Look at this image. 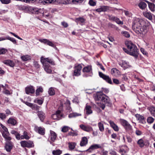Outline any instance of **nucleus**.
I'll use <instances>...</instances> for the list:
<instances>
[{
  "mask_svg": "<svg viewBox=\"0 0 155 155\" xmlns=\"http://www.w3.org/2000/svg\"><path fill=\"white\" fill-rule=\"evenodd\" d=\"M8 123L12 126H15L17 124V120L13 117L9 118L7 121Z\"/></svg>",
  "mask_w": 155,
  "mask_h": 155,
  "instance_id": "obj_25",
  "label": "nucleus"
},
{
  "mask_svg": "<svg viewBox=\"0 0 155 155\" xmlns=\"http://www.w3.org/2000/svg\"><path fill=\"white\" fill-rule=\"evenodd\" d=\"M110 7L107 6L103 5V12L108 11L109 10Z\"/></svg>",
  "mask_w": 155,
  "mask_h": 155,
  "instance_id": "obj_55",
  "label": "nucleus"
},
{
  "mask_svg": "<svg viewBox=\"0 0 155 155\" xmlns=\"http://www.w3.org/2000/svg\"><path fill=\"white\" fill-rule=\"evenodd\" d=\"M70 128L66 126H64L62 129V131L64 132H66L68 131Z\"/></svg>",
  "mask_w": 155,
  "mask_h": 155,
  "instance_id": "obj_56",
  "label": "nucleus"
},
{
  "mask_svg": "<svg viewBox=\"0 0 155 155\" xmlns=\"http://www.w3.org/2000/svg\"><path fill=\"white\" fill-rule=\"evenodd\" d=\"M44 68L45 71L47 73L50 74L52 72L51 68L49 64H43Z\"/></svg>",
  "mask_w": 155,
  "mask_h": 155,
  "instance_id": "obj_23",
  "label": "nucleus"
},
{
  "mask_svg": "<svg viewBox=\"0 0 155 155\" xmlns=\"http://www.w3.org/2000/svg\"><path fill=\"white\" fill-rule=\"evenodd\" d=\"M109 91L108 89L105 88H102L100 92H101L102 93L104 92L106 94H107Z\"/></svg>",
  "mask_w": 155,
  "mask_h": 155,
  "instance_id": "obj_52",
  "label": "nucleus"
},
{
  "mask_svg": "<svg viewBox=\"0 0 155 155\" xmlns=\"http://www.w3.org/2000/svg\"><path fill=\"white\" fill-rule=\"evenodd\" d=\"M6 118L5 114L3 113H0V118L2 120L5 119Z\"/></svg>",
  "mask_w": 155,
  "mask_h": 155,
  "instance_id": "obj_59",
  "label": "nucleus"
},
{
  "mask_svg": "<svg viewBox=\"0 0 155 155\" xmlns=\"http://www.w3.org/2000/svg\"><path fill=\"white\" fill-rule=\"evenodd\" d=\"M120 122L126 130L130 131L132 129V126L127 120L121 119H120Z\"/></svg>",
  "mask_w": 155,
  "mask_h": 155,
  "instance_id": "obj_7",
  "label": "nucleus"
},
{
  "mask_svg": "<svg viewBox=\"0 0 155 155\" xmlns=\"http://www.w3.org/2000/svg\"><path fill=\"white\" fill-rule=\"evenodd\" d=\"M29 138L30 137L28 136V133L25 131L24 132L23 135L21 136V139H25L28 140Z\"/></svg>",
  "mask_w": 155,
  "mask_h": 155,
  "instance_id": "obj_37",
  "label": "nucleus"
},
{
  "mask_svg": "<svg viewBox=\"0 0 155 155\" xmlns=\"http://www.w3.org/2000/svg\"><path fill=\"white\" fill-rule=\"evenodd\" d=\"M77 143L75 142H70L68 143L69 149L71 151L73 150L76 146Z\"/></svg>",
  "mask_w": 155,
  "mask_h": 155,
  "instance_id": "obj_28",
  "label": "nucleus"
},
{
  "mask_svg": "<svg viewBox=\"0 0 155 155\" xmlns=\"http://www.w3.org/2000/svg\"><path fill=\"white\" fill-rule=\"evenodd\" d=\"M7 51V50L6 49L4 48H0V55L5 54Z\"/></svg>",
  "mask_w": 155,
  "mask_h": 155,
  "instance_id": "obj_53",
  "label": "nucleus"
},
{
  "mask_svg": "<svg viewBox=\"0 0 155 155\" xmlns=\"http://www.w3.org/2000/svg\"><path fill=\"white\" fill-rule=\"evenodd\" d=\"M135 116L138 120H139L140 123L143 124L146 123L144 118L143 116L138 114H136Z\"/></svg>",
  "mask_w": 155,
  "mask_h": 155,
  "instance_id": "obj_22",
  "label": "nucleus"
},
{
  "mask_svg": "<svg viewBox=\"0 0 155 155\" xmlns=\"http://www.w3.org/2000/svg\"><path fill=\"white\" fill-rule=\"evenodd\" d=\"M137 144L139 145L140 147H143L144 145V141L142 139H140L138 140Z\"/></svg>",
  "mask_w": 155,
  "mask_h": 155,
  "instance_id": "obj_40",
  "label": "nucleus"
},
{
  "mask_svg": "<svg viewBox=\"0 0 155 155\" xmlns=\"http://www.w3.org/2000/svg\"><path fill=\"white\" fill-rule=\"evenodd\" d=\"M135 133L137 136H140L142 134V132L138 129H137L136 130Z\"/></svg>",
  "mask_w": 155,
  "mask_h": 155,
  "instance_id": "obj_58",
  "label": "nucleus"
},
{
  "mask_svg": "<svg viewBox=\"0 0 155 155\" xmlns=\"http://www.w3.org/2000/svg\"><path fill=\"white\" fill-rule=\"evenodd\" d=\"M82 71L84 73L83 75L84 77L91 76L92 74V69L91 65H88L84 67L82 70Z\"/></svg>",
  "mask_w": 155,
  "mask_h": 155,
  "instance_id": "obj_4",
  "label": "nucleus"
},
{
  "mask_svg": "<svg viewBox=\"0 0 155 155\" xmlns=\"http://www.w3.org/2000/svg\"><path fill=\"white\" fill-rule=\"evenodd\" d=\"M75 21L77 22H80L81 23H83L84 22L85 20L83 18H78L75 19Z\"/></svg>",
  "mask_w": 155,
  "mask_h": 155,
  "instance_id": "obj_51",
  "label": "nucleus"
},
{
  "mask_svg": "<svg viewBox=\"0 0 155 155\" xmlns=\"http://www.w3.org/2000/svg\"><path fill=\"white\" fill-rule=\"evenodd\" d=\"M82 68L81 64L76 65L74 67L73 75L76 76H78L81 75V71Z\"/></svg>",
  "mask_w": 155,
  "mask_h": 155,
  "instance_id": "obj_11",
  "label": "nucleus"
},
{
  "mask_svg": "<svg viewBox=\"0 0 155 155\" xmlns=\"http://www.w3.org/2000/svg\"><path fill=\"white\" fill-rule=\"evenodd\" d=\"M51 117L54 120H59L64 117V115L60 110L57 111L55 114H53Z\"/></svg>",
  "mask_w": 155,
  "mask_h": 155,
  "instance_id": "obj_6",
  "label": "nucleus"
},
{
  "mask_svg": "<svg viewBox=\"0 0 155 155\" xmlns=\"http://www.w3.org/2000/svg\"><path fill=\"white\" fill-rule=\"evenodd\" d=\"M38 115L40 120L43 121L45 117V114L42 111H39L38 112Z\"/></svg>",
  "mask_w": 155,
  "mask_h": 155,
  "instance_id": "obj_29",
  "label": "nucleus"
},
{
  "mask_svg": "<svg viewBox=\"0 0 155 155\" xmlns=\"http://www.w3.org/2000/svg\"><path fill=\"white\" fill-rule=\"evenodd\" d=\"M79 126L82 130L87 132H90L93 130L92 127L89 125H85L81 124Z\"/></svg>",
  "mask_w": 155,
  "mask_h": 155,
  "instance_id": "obj_12",
  "label": "nucleus"
},
{
  "mask_svg": "<svg viewBox=\"0 0 155 155\" xmlns=\"http://www.w3.org/2000/svg\"><path fill=\"white\" fill-rule=\"evenodd\" d=\"M94 98L95 101H101L106 106L110 107L112 105L109 97L101 92H97L94 95Z\"/></svg>",
  "mask_w": 155,
  "mask_h": 155,
  "instance_id": "obj_2",
  "label": "nucleus"
},
{
  "mask_svg": "<svg viewBox=\"0 0 155 155\" xmlns=\"http://www.w3.org/2000/svg\"><path fill=\"white\" fill-rule=\"evenodd\" d=\"M149 7L150 10L152 12L155 11V6L153 3H150V4L148 5Z\"/></svg>",
  "mask_w": 155,
  "mask_h": 155,
  "instance_id": "obj_47",
  "label": "nucleus"
},
{
  "mask_svg": "<svg viewBox=\"0 0 155 155\" xmlns=\"http://www.w3.org/2000/svg\"><path fill=\"white\" fill-rule=\"evenodd\" d=\"M69 134L70 135L72 136H77L78 134L77 132L76 131L73 132H70Z\"/></svg>",
  "mask_w": 155,
  "mask_h": 155,
  "instance_id": "obj_61",
  "label": "nucleus"
},
{
  "mask_svg": "<svg viewBox=\"0 0 155 155\" xmlns=\"http://www.w3.org/2000/svg\"><path fill=\"white\" fill-rule=\"evenodd\" d=\"M133 30L137 35H143L147 32V27L145 21L142 19L134 17L132 20Z\"/></svg>",
  "mask_w": 155,
  "mask_h": 155,
  "instance_id": "obj_1",
  "label": "nucleus"
},
{
  "mask_svg": "<svg viewBox=\"0 0 155 155\" xmlns=\"http://www.w3.org/2000/svg\"><path fill=\"white\" fill-rule=\"evenodd\" d=\"M44 99H36L35 100L34 102L37 103L39 105H41L43 102Z\"/></svg>",
  "mask_w": 155,
  "mask_h": 155,
  "instance_id": "obj_48",
  "label": "nucleus"
},
{
  "mask_svg": "<svg viewBox=\"0 0 155 155\" xmlns=\"http://www.w3.org/2000/svg\"><path fill=\"white\" fill-rule=\"evenodd\" d=\"M84 0H66L65 1V4H68L69 3V2H78L79 3L82 2Z\"/></svg>",
  "mask_w": 155,
  "mask_h": 155,
  "instance_id": "obj_46",
  "label": "nucleus"
},
{
  "mask_svg": "<svg viewBox=\"0 0 155 155\" xmlns=\"http://www.w3.org/2000/svg\"><path fill=\"white\" fill-rule=\"evenodd\" d=\"M2 3L3 4H8L10 2V0H0Z\"/></svg>",
  "mask_w": 155,
  "mask_h": 155,
  "instance_id": "obj_57",
  "label": "nucleus"
},
{
  "mask_svg": "<svg viewBox=\"0 0 155 155\" xmlns=\"http://www.w3.org/2000/svg\"><path fill=\"white\" fill-rule=\"evenodd\" d=\"M81 114L80 113L76 112H73L70 114L68 117L69 118H72L76 117H77L81 116Z\"/></svg>",
  "mask_w": 155,
  "mask_h": 155,
  "instance_id": "obj_34",
  "label": "nucleus"
},
{
  "mask_svg": "<svg viewBox=\"0 0 155 155\" xmlns=\"http://www.w3.org/2000/svg\"><path fill=\"white\" fill-rule=\"evenodd\" d=\"M48 93L51 96L54 95L55 93L54 88L53 87L50 88L48 91Z\"/></svg>",
  "mask_w": 155,
  "mask_h": 155,
  "instance_id": "obj_42",
  "label": "nucleus"
},
{
  "mask_svg": "<svg viewBox=\"0 0 155 155\" xmlns=\"http://www.w3.org/2000/svg\"><path fill=\"white\" fill-rule=\"evenodd\" d=\"M25 91L26 94H33L35 92L34 87L31 86H27L26 87L25 89Z\"/></svg>",
  "mask_w": 155,
  "mask_h": 155,
  "instance_id": "obj_17",
  "label": "nucleus"
},
{
  "mask_svg": "<svg viewBox=\"0 0 155 155\" xmlns=\"http://www.w3.org/2000/svg\"><path fill=\"white\" fill-rule=\"evenodd\" d=\"M101 148L102 147L100 144H94L91 145L89 148L86 150V151L91 153L93 150Z\"/></svg>",
  "mask_w": 155,
  "mask_h": 155,
  "instance_id": "obj_13",
  "label": "nucleus"
},
{
  "mask_svg": "<svg viewBox=\"0 0 155 155\" xmlns=\"http://www.w3.org/2000/svg\"><path fill=\"white\" fill-rule=\"evenodd\" d=\"M27 10H28L29 12L35 14H39V13L43 14V11L41 8H36L34 7L31 6H28L26 8Z\"/></svg>",
  "mask_w": 155,
  "mask_h": 155,
  "instance_id": "obj_5",
  "label": "nucleus"
},
{
  "mask_svg": "<svg viewBox=\"0 0 155 155\" xmlns=\"http://www.w3.org/2000/svg\"><path fill=\"white\" fill-rule=\"evenodd\" d=\"M43 4L45 3H50L53 2H54L56 0H43Z\"/></svg>",
  "mask_w": 155,
  "mask_h": 155,
  "instance_id": "obj_54",
  "label": "nucleus"
},
{
  "mask_svg": "<svg viewBox=\"0 0 155 155\" xmlns=\"http://www.w3.org/2000/svg\"><path fill=\"white\" fill-rule=\"evenodd\" d=\"M122 33L126 37L129 38L130 36V35L129 33L127 31H124Z\"/></svg>",
  "mask_w": 155,
  "mask_h": 155,
  "instance_id": "obj_60",
  "label": "nucleus"
},
{
  "mask_svg": "<svg viewBox=\"0 0 155 155\" xmlns=\"http://www.w3.org/2000/svg\"><path fill=\"white\" fill-rule=\"evenodd\" d=\"M147 121L148 123L151 124L154 122V119L152 117H149L147 118Z\"/></svg>",
  "mask_w": 155,
  "mask_h": 155,
  "instance_id": "obj_49",
  "label": "nucleus"
},
{
  "mask_svg": "<svg viewBox=\"0 0 155 155\" xmlns=\"http://www.w3.org/2000/svg\"><path fill=\"white\" fill-rule=\"evenodd\" d=\"M6 39L12 42L14 44H15L16 43V41L15 39L12 38H11L9 36H6Z\"/></svg>",
  "mask_w": 155,
  "mask_h": 155,
  "instance_id": "obj_50",
  "label": "nucleus"
},
{
  "mask_svg": "<svg viewBox=\"0 0 155 155\" xmlns=\"http://www.w3.org/2000/svg\"><path fill=\"white\" fill-rule=\"evenodd\" d=\"M2 135L6 141H10L12 139L11 137L9 136V133L8 131L2 132Z\"/></svg>",
  "mask_w": 155,
  "mask_h": 155,
  "instance_id": "obj_21",
  "label": "nucleus"
},
{
  "mask_svg": "<svg viewBox=\"0 0 155 155\" xmlns=\"http://www.w3.org/2000/svg\"><path fill=\"white\" fill-rule=\"evenodd\" d=\"M50 137L51 140L52 141H54L57 137L56 134L54 132L51 130L50 131Z\"/></svg>",
  "mask_w": 155,
  "mask_h": 155,
  "instance_id": "obj_33",
  "label": "nucleus"
},
{
  "mask_svg": "<svg viewBox=\"0 0 155 155\" xmlns=\"http://www.w3.org/2000/svg\"><path fill=\"white\" fill-rule=\"evenodd\" d=\"M88 4L90 6H94L96 5L97 1L95 0H89Z\"/></svg>",
  "mask_w": 155,
  "mask_h": 155,
  "instance_id": "obj_45",
  "label": "nucleus"
},
{
  "mask_svg": "<svg viewBox=\"0 0 155 155\" xmlns=\"http://www.w3.org/2000/svg\"><path fill=\"white\" fill-rule=\"evenodd\" d=\"M41 61L42 64H49L48 63L53 65L55 64L53 60L48 58H45L41 57Z\"/></svg>",
  "mask_w": 155,
  "mask_h": 155,
  "instance_id": "obj_9",
  "label": "nucleus"
},
{
  "mask_svg": "<svg viewBox=\"0 0 155 155\" xmlns=\"http://www.w3.org/2000/svg\"><path fill=\"white\" fill-rule=\"evenodd\" d=\"M20 144L22 147L28 148L33 147L34 146L33 142L31 141H22L20 142Z\"/></svg>",
  "mask_w": 155,
  "mask_h": 155,
  "instance_id": "obj_8",
  "label": "nucleus"
},
{
  "mask_svg": "<svg viewBox=\"0 0 155 155\" xmlns=\"http://www.w3.org/2000/svg\"><path fill=\"white\" fill-rule=\"evenodd\" d=\"M21 58L23 61H27L31 59V57L28 55L22 56H21Z\"/></svg>",
  "mask_w": 155,
  "mask_h": 155,
  "instance_id": "obj_38",
  "label": "nucleus"
},
{
  "mask_svg": "<svg viewBox=\"0 0 155 155\" xmlns=\"http://www.w3.org/2000/svg\"><path fill=\"white\" fill-rule=\"evenodd\" d=\"M39 41L41 43L47 44V45L53 47L55 48L56 47L54 44H53L52 42L46 39H39Z\"/></svg>",
  "mask_w": 155,
  "mask_h": 155,
  "instance_id": "obj_15",
  "label": "nucleus"
},
{
  "mask_svg": "<svg viewBox=\"0 0 155 155\" xmlns=\"http://www.w3.org/2000/svg\"><path fill=\"white\" fill-rule=\"evenodd\" d=\"M108 153L107 151L103 150L101 151V155H108Z\"/></svg>",
  "mask_w": 155,
  "mask_h": 155,
  "instance_id": "obj_64",
  "label": "nucleus"
},
{
  "mask_svg": "<svg viewBox=\"0 0 155 155\" xmlns=\"http://www.w3.org/2000/svg\"><path fill=\"white\" fill-rule=\"evenodd\" d=\"M91 108V107L90 106L86 105L85 110H86V114H90L92 113Z\"/></svg>",
  "mask_w": 155,
  "mask_h": 155,
  "instance_id": "obj_31",
  "label": "nucleus"
},
{
  "mask_svg": "<svg viewBox=\"0 0 155 155\" xmlns=\"http://www.w3.org/2000/svg\"><path fill=\"white\" fill-rule=\"evenodd\" d=\"M98 127L101 131L103 132L104 130V127L103 122H99L98 123Z\"/></svg>",
  "mask_w": 155,
  "mask_h": 155,
  "instance_id": "obj_41",
  "label": "nucleus"
},
{
  "mask_svg": "<svg viewBox=\"0 0 155 155\" xmlns=\"http://www.w3.org/2000/svg\"><path fill=\"white\" fill-rule=\"evenodd\" d=\"M111 74L113 76L118 77L120 74V72L116 68H113L111 70Z\"/></svg>",
  "mask_w": 155,
  "mask_h": 155,
  "instance_id": "obj_20",
  "label": "nucleus"
},
{
  "mask_svg": "<svg viewBox=\"0 0 155 155\" xmlns=\"http://www.w3.org/2000/svg\"><path fill=\"white\" fill-rule=\"evenodd\" d=\"M12 143L10 141L7 142L5 146L6 150L8 152H9L12 148Z\"/></svg>",
  "mask_w": 155,
  "mask_h": 155,
  "instance_id": "obj_26",
  "label": "nucleus"
},
{
  "mask_svg": "<svg viewBox=\"0 0 155 155\" xmlns=\"http://www.w3.org/2000/svg\"><path fill=\"white\" fill-rule=\"evenodd\" d=\"M125 45L127 48V50H130L132 48L134 49L136 45L134 44L131 41H127L125 42Z\"/></svg>",
  "mask_w": 155,
  "mask_h": 155,
  "instance_id": "obj_16",
  "label": "nucleus"
},
{
  "mask_svg": "<svg viewBox=\"0 0 155 155\" xmlns=\"http://www.w3.org/2000/svg\"><path fill=\"white\" fill-rule=\"evenodd\" d=\"M34 130L36 132L41 135H44L45 134V129L44 127L35 126L34 128Z\"/></svg>",
  "mask_w": 155,
  "mask_h": 155,
  "instance_id": "obj_14",
  "label": "nucleus"
},
{
  "mask_svg": "<svg viewBox=\"0 0 155 155\" xmlns=\"http://www.w3.org/2000/svg\"><path fill=\"white\" fill-rule=\"evenodd\" d=\"M110 126L116 131H118L119 130V128L118 126L115 124L111 120L109 121Z\"/></svg>",
  "mask_w": 155,
  "mask_h": 155,
  "instance_id": "obj_24",
  "label": "nucleus"
},
{
  "mask_svg": "<svg viewBox=\"0 0 155 155\" xmlns=\"http://www.w3.org/2000/svg\"><path fill=\"white\" fill-rule=\"evenodd\" d=\"M113 82L115 84H120V81H119V80L117 79H115V78L113 79Z\"/></svg>",
  "mask_w": 155,
  "mask_h": 155,
  "instance_id": "obj_63",
  "label": "nucleus"
},
{
  "mask_svg": "<svg viewBox=\"0 0 155 155\" xmlns=\"http://www.w3.org/2000/svg\"><path fill=\"white\" fill-rule=\"evenodd\" d=\"M146 4L143 2H140L139 4V6L140 8L141 9H144L147 7Z\"/></svg>",
  "mask_w": 155,
  "mask_h": 155,
  "instance_id": "obj_39",
  "label": "nucleus"
},
{
  "mask_svg": "<svg viewBox=\"0 0 155 155\" xmlns=\"http://www.w3.org/2000/svg\"><path fill=\"white\" fill-rule=\"evenodd\" d=\"M88 140L86 137H83L82 138L80 143V145L81 147L86 146Z\"/></svg>",
  "mask_w": 155,
  "mask_h": 155,
  "instance_id": "obj_27",
  "label": "nucleus"
},
{
  "mask_svg": "<svg viewBox=\"0 0 155 155\" xmlns=\"http://www.w3.org/2000/svg\"><path fill=\"white\" fill-rule=\"evenodd\" d=\"M134 47V49L132 48L130 50H127V49L124 48H123V49L125 53L136 58L138 56V50L136 45Z\"/></svg>",
  "mask_w": 155,
  "mask_h": 155,
  "instance_id": "obj_3",
  "label": "nucleus"
},
{
  "mask_svg": "<svg viewBox=\"0 0 155 155\" xmlns=\"http://www.w3.org/2000/svg\"><path fill=\"white\" fill-rule=\"evenodd\" d=\"M34 66L35 67L37 68H38L40 67V65L39 64L38 62L36 61L34 62Z\"/></svg>",
  "mask_w": 155,
  "mask_h": 155,
  "instance_id": "obj_62",
  "label": "nucleus"
},
{
  "mask_svg": "<svg viewBox=\"0 0 155 155\" xmlns=\"http://www.w3.org/2000/svg\"><path fill=\"white\" fill-rule=\"evenodd\" d=\"M64 105L66 106L67 109L69 111H71L72 109L70 106V102L68 100H66V102L64 103Z\"/></svg>",
  "mask_w": 155,
  "mask_h": 155,
  "instance_id": "obj_36",
  "label": "nucleus"
},
{
  "mask_svg": "<svg viewBox=\"0 0 155 155\" xmlns=\"http://www.w3.org/2000/svg\"><path fill=\"white\" fill-rule=\"evenodd\" d=\"M119 64L124 69L130 68L131 67L128 62L125 61H122V63H120Z\"/></svg>",
  "mask_w": 155,
  "mask_h": 155,
  "instance_id": "obj_18",
  "label": "nucleus"
},
{
  "mask_svg": "<svg viewBox=\"0 0 155 155\" xmlns=\"http://www.w3.org/2000/svg\"><path fill=\"white\" fill-rule=\"evenodd\" d=\"M3 63L8 65H9L11 67H13L14 66V62L12 61L8 60L3 61Z\"/></svg>",
  "mask_w": 155,
  "mask_h": 155,
  "instance_id": "obj_32",
  "label": "nucleus"
},
{
  "mask_svg": "<svg viewBox=\"0 0 155 155\" xmlns=\"http://www.w3.org/2000/svg\"><path fill=\"white\" fill-rule=\"evenodd\" d=\"M147 108L150 112L151 114L155 117V107L151 106L148 107Z\"/></svg>",
  "mask_w": 155,
  "mask_h": 155,
  "instance_id": "obj_35",
  "label": "nucleus"
},
{
  "mask_svg": "<svg viewBox=\"0 0 155 155\" xmlns=\"http://www.w3.org/2000/svg\"><path fill=\"white\" fill-rule=\"evenodd\" d=\"M62 152V151L60 150H54L52 151V153L54 155H59Z\"/></svg>",
  "mask_w": 155,
  "mask_h": 155,
  "instance_id": "obj_44",
  "label": "nucleus"
},
{
  "mask_svg": "<svg viewBox=\"0 0 155 155\" xmlns=\"http://www.w3.org/2000/svg\"><path fill=\"white\" fill-rule=\"evenodd\" d=\"M143 15L144 17L150 20H151L152 19V14L150 12H143Z\"/></svg>",
  "mask_w": 155,
  "mask_h": 155,
  "instance_id": "obj_30",
  "label": "nucleus"
},
{
  "mask_svg": "<svg viewBox=\"0 0 155 155\" xmlns=\"http://www.w3.org/2000/svg\"><path fill=\"white\" fill-rule=\"evenodd\" d=\"M108 17L110 20L114 21L118 24H123V22L120 21L119 19L117 17L112 15H109Z\"/></svg>",
  "mask_w": 155,
  "mask_h": 155,
  "instance_id": "obj_19",
  "label": "nucleus"
},
{
  "mask_svg": "<svg viewBox=\"0 0 155 155\" xmlns=\"http://www.w3.org/2000/svg\"><path fill=\"white\" fill-rule=\"evenodd\" d=\"M43 89L41 87H39L36 91V96H38L40 94V93H42L43 91Z\"/></svg>",
  "mask_w": 155,
  "mask_h": 155,
  "instance_id": "obj_43",
  "label": "nucleus"
},
{
  "mask_svg": "<svg viewBox=\"0 0 155 155\" xmlns=\"http://www.w3.org/2000/svg\"><path fill=\"white\" fill-rule=\"evenodd\" d=\"M99 75L101 78L104 80L108 83L110 84H113L111 79L109 76L104 74L101 72H99Z\"/></svg>",
  "mask_w": 155,
  "mask_h": 155,
  "instance_id": "obj_10",
  "label": "nucleus"
}]
</instances>
